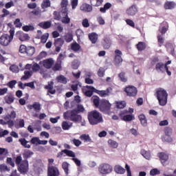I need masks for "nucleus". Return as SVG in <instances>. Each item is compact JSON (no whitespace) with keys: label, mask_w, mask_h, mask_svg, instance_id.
Returning a JSON list of instances; mask_svg holds the SVG:
<instances>
[{"label":"nucleus","mask_w":176,"mask_h":176,"mask_svg":"<svg viewBox=\"0 0 176 176\" xmlns=\"http://www.w3.org/2000/svg\"><path fill=\"white\" fill-rule=\"evenodd\" d=\"M15 164L17 166V170L21 174H27L28 173V169L30 167V164L28 160H23L21 155H18L15 158Z\"/></svg>","instance_id":"obj_1"},{"label":"nucleus","mask_w":176,"mask_h":176,"mask_svg":"<svg viewBox=\"0 0 176 176\" xmlns=\"http://www.w3.org/2000/svg\"><path fill=\"white\" fill-rule=\"evenodd\" d=\"M87 118L91 126H96L102 122V116L97 110L88 112Z\"/></svg>","instance_id":"obj_2"},{"label":"nucleus","mask_w":176,"mask_h":176,"mask_svg":"<svg viewBox=\"0 0 176 176\" xmlns=\"http://www.w3.org/2000/svg\"><path fill=\"white\" fill-rule=\"evenodd\" d=\"M78 113L76 109L67 111L63 113V118L65 120H71V122H74V123H79V122L82 121V116Z\"/></svg>","instance_id":"obj_3"},{"label":"nucleus","mask_w":176,"mask_h":176,"mask_svg":"<svg viewBox=\"0 0 176 176\" xmlns=\"http://www.w3.org/2000/svg\"><path fill=\"white\" fill-rule=\"evenodd\" d=\"M155 97H157L159 104L161 105V107H164L167 104L168 94H167V91H166V89L163 88H158L156 90Z\"/></svg>","instance_id":"obj_4"},{"label":"nucleus","mask_w":176,"mask_h":176,"mask_svg":"<svg viewBox=\"0 0 176 176\" xmlns=\"http://www.w3.org/2000/svg\"><path fill=\"white\" fill-rule=\"evenodd\" d=\"M9 34H5L0 37V45L2 46H9L10 43L13 41L14 38V29L11 28L9 31Z\"/></svg>","instance_id":"obj_5"},{"label":"nucleus","mask_w":176,"mask_h":176,"mask_svg":"<svg viewBox=\"0 0 176 176\" xmlns=\"http://www.w3.org/2000/svg\"><path fill=\"white\" fill-rule=\"evenodd\" d=\"M113 168L109 164H102L99 166L98 171L100 174L107 175V174H111Z\"/></svg>","instance_id":"obj_6"},{"label":"nucleus","mask_w":176,"mask_h":176,"mask_svg":"<svg viewBox=\"0 0 176 176\" xmlns=\"http://www.w3.org/2000/svg\"><path fill=\"white\" fill-rule=\"evenodd\" d=\"M124 91L126 93L128 97H136L137 94H138V90L137 89V87L133 85L126 86L124 88Z\"/></svg>","instance_id":"obj_7"},{"label":"nucleus","mask_w":176,"mask_h":176,"mask_svg":"<svg viewBox=\"0 0 176 176\" xmlns=\"http://www.w3.org/2000/svg\"><path fill=\"white\" fill-rule=\"evenodd\" d=\"M111 107H112V104L109 103V101L103 99L100 100L98 109L101 112H109L111 111Z\"/></svg>","instance_id":"obj_8"},{"label":"nucleus","mask_w":176,"mask_h":176,"mask_svg":"<svg viewBox=\"0 0 176 176\" xmlns=\"http://www.w3.org/2000/svg\"><path fill=\"white\" fill-rule=\"evenodd\" d=\"M60 170L56 166L48 165L47 166V176H59Z\"/></svg>","instance_id":"obj_9"},{"label":"nucleus","mask_w":176,"mask_h":176,"mask_svg":"<svg viewBox=\"0 0 176 176\" xmlns=\"http://www.w3.org/2000/svg\"><path fill=\"white\" fill-rule=\"evenodd\" d=\"M122 51L120 50H115V58H114V63L116 67H119L122 63H123V58H122Z\"/></svg>","instance_id":"obj_10"},{"label":"nucleus","mask_w":176,"mask_h":176,"mask_svg":"<svg viewBox=\"0 0 176 176\" xmlns=\"http://www.w3.org/2000/svg\"><path fill=\"white\" fill-rule=\"evenodd\" d=\"M126 13L128 16H135V14L138 13V8L137 7V5L133 4L131 7L127 8Z\"/></svg>","instance_id":"obj_11"},{"label":"nucleus","mask_w":176,"mask_h":176,"mask_svg":"<svg viewBox=\"0 0 176 176\" xmlns=\"http://www.w3.org/2000/svg\"><path fill=\"white\" fill-rule=\"evenodd\" d=\"M111 90H112V88L108 87L106 90H98L96 89V94H98L100 97H109V96H111Z\"/></svg>","instance_id":"obj_12"},{"label":"nucleus","mask_w":176,"mask_h":176,"mask_svg":"<svg viewBox=\"0 0 176 176\" xmlns=\"http://www.w3.org/2000/svg\"><path fill=\"white\" fill-rule=\"evenodd\" d=\"M27 108L29 111L34 109L35 112H39L41 109V104L39 102H34L32 104L28 105Z\"/></svg>","instance_id":"obj_13"},{"label":"nucleus","mask_w":176,"mask_h":176,"mask_svg":"<svg viewBox=\"0 0 176 176\" xmlns=\"http://www.w3.org/2000/svg\"><path fill=\"white\" fill-rule=\"evenodd\" d=\"M54 65V60L52 58L43 60V67L46 68V69H50V68H52Z\"/></svg>","instance_id":"obj_14"},{"label":"nucleus","mask_w":176,"mask_h":176,"mask_svg":"<svg viewBox=\"0 0 176 176\" xmlns=\"http://www.w3.org/2000/svg\"><path fill=\"white\" fill-rule=\"evenodd\" d=\"M158 157H160L162 164L166 166V162L168 161V155L163 152L159 153Z\"/></svg>","instance_id":"obj_15"},{"label":"nucleus","mask_w":176,"mask_h":176,"mask_svg":"<svg viewBox=\"0 0 176 176\" xmlns=\"http://www.w3.org/2000/svg\"><path fill=\"white\" fill-rule=\"evenodd\" d=\"M168 30V23L166 21L162 22L160 24V27L159 29V31L160 33H162V35H164L166 32Z\"/></svg>","instance_id":"obj_16"},{"label":"nucleus","mask_w":176,"mask_h":176,"mask_svg":"<svg viewBox=\"0 0 176 176\" xmlns=\"http://www.w3.org/2000/svg\"><path fill=\"white\" fill-rule=\"evenodd\" d=\"M88 38L93 45H95L98 41V34L96 32L89 33Z\"/></svg>","instance_id":"obj_17"},{"label":"nucleus","mask_w":176,"mask_h":176,"mask_svg":"<svg viewBox=\"0 0 176 176\" xmlns=\"http://www.w3.org/2000/svg\"><path fill=\"white\" fill-rule=\"evenodd\" d=\"M138 119L143 127H146V126H148V120H146V116H145V114H140L138 116Z\"/></svg>","instance_id":"obj_18"},{"label":"nucleus","mask_w":176,"mask_h":176,"mask_svg":"<svg viewBox=\"0 0 176 176\" xmlns=\"http://www.w3.org/2000/svg\"><path fill=\"white\" fill-rule=\"evenodd\" d=\"M155 69L157 72H161V74H163L166 71V66L163 63L160 62L155 65Z\"/></svg>","instance_id":"obj_19"},{"label":"nucleus","mask_w":176,"mask_h":176,"mask_svg":"<svg viewBox=\"0 0 176 176\" xmlns=\"http://www.w3.org/2000/svg\"><path fill=\"white\" fill-rule=\"evenodd\" d=\"M103 41L104 42L102 43V46L104 49H105V50H108V49L111 47V38H109V37H104L103 38Z\"/></svg>","instance_id":"obj_20"},{"label":"nucleus","mask_w":176,"mask_h":176,"mask_svg":"<svg viewBox=\"0 0 176 176\" xmlns=\"http://www.w3.org/2000/svg\"><path fill=\"white\" fill-rule=\"evenodd\" d=\"M16 35H20L19 40L21 42L30 40V36L28 34H24L23 32H17Z\"/></svg>","instance_id":"obj_21"},{"label":"nucleus","mask_w":176,"mask_h":176,"mask_svg":"<svg viewBox=\"0 0 176 176\" xmlns=\"http://www.w3.org/2000/svg\"><path fill=\"white\" fill-rule=\"evenodd\" d=\"M80 10L82 12H90L93 10V7L87 3H84L80 6Z\"/></svg>","instance_id":"obj_22"},{"label":"nucleus","mask_w":176,"mask_h":176,"mask_svg":"<svg viewBox=\"0 0 176 176\" xmlns=\"http://www.w3.org/2000/svg\"><path fill=\"white\" fill-rule=\"evenodd\" d=\"M39 27L43 30H47L52 27V21H47L45 22H41L38 24Z\"/></svg>","instance_id":"obj_23"},{"label":"nucleus","mask_w":176,"mask_h":176,"mask_svg":"<svg viewBox=\"0 0 176 176\" xmlns=\"http://www.w3.org/2000/svg\"><path fill=\"white\" fill-rule=\"evenodd\" d=\"M91 101L94 103V107L96 108H99L100 107V104L101 102H100V97L97 96H93L91 98Z\"/></svg>","instance_id":"obj_24"},{"label":"nucleus","mask_w":176,"mask_h":176,"mask_svg":"<svg viewBox=\"0 0 176 176\" xmlns=\"http://www.w3.org/2000/svg\"><path fill=\"white\" fill-rule=\"evenodd\" d=\"M175 2L174 1H166L164 3V9L166 10H171V9H174V8H175Z\"/></svg>","instance_id":"obj_25"},{"label":"nucleus","mask_w":176,"mask_h":176,"mask_svg":"<svg viewBox=\"0 0 176 176\" xmlns=\"http://www.w3.org/2000/svg\"><path fill=\"white\" fill-rule=\"evenodd\" d=\"M16 111H12L10 112V114H8L5 116L4 120H14V119H16Z\"/></svg>","instance_id":"obj_26"},{"label":"nucleus","mask_w":176,"mask_h":176,"mask_svg":"<svg viewBox=\"0 0 176 176\" xmlns=\"http://www.w3.org/2000/svg\"><path fill=\"white\" fill-rule=\"evenodd\" d=\"M0 124H2L3 126H6V124L8 125V127H13L14 126V122L13 120H0Z\"/></svg>","instance_id":"obj_27"},{"label":"nucleus","mask_w":176,"mask_h":176,"mask_svg":"<svg viewBox=\"0 0 176 176\" xmlns=\"http://www.w3.org/2000/svg\"><path fill=\"white\" fill-rule=\"evenodd\" d=\"M111 8H112V4L111 3H106L103 8H100V12L101 13H107V10L111 9Z\"/></svg>","instance_id":"obj_28"},{"label":"nucleus","mask_w":176,"mask_h":176,"mask_svg":"<svg viewBox=\"0 0 176 176\" xmlns=\"http://www.w3.org/2000/svg\"><path fill=\"white\" fill-rule=\"evenodd\" d=\"M136 48L139 52H142L146 49V44L144 42L140 41L136 45Z\"/></svg>","instance_id":"obj_29"},{"label":"nucleus","mask_w":176,"mask_h":176,"mask_svg":"<svg viewBox=\"0 0 176 176\" xmlns=\"http://www.w3.org/2000/svg\"><path fill=\"white\" fill-rule=\"evenodd\" d=\"M80 140L84 142H91V138L88 134H82L80 136Z\"/></svg>","instance_id":"obj_30"},{"label":"nucleus","mask_w":176,"mask_h":176,"mask_svg":"<svg viewBox=\"0 0 176 176\" xmlns=\"http://www.w3.org/2000/svg\"><path fill=\"white\" fill-rule=\"evenodd\" d=\"M114 171L117 174H123L124 173H126V170L124 169L123 167H122L120 165H116L114 167Z\"/></svg>","instance_id":"obj_31"},{"label":"nucleus","mask_w":176,"mask_h":176,"mask_svg":"<svg viewBox=\"0 0 176 176\" xmlns=\"http://www.w3.org/2000/svg\"><path fill=\"white\" fill-rule=\"evenodd\" d=\"M80 49H81V47H80V45H79V43L74 42L71 44V50H73V52H79Z\"/></svg>","instance_id":"obj_32"},{"label":"nucleus","mask_w":176,"mask_h":176,"mask_svg":"<svg viewBox=\"0 0 176 176\" xmlns=\"http://www.w3.org/2000/svg\"><path fill=\"white\" fill-rule=\"evenodd\" d=\"M62 168L63 170H64L66 175H68V174H69V164L68 162H63Z\"/></svg>","instance_id":"obj_33"},{"label":"nucleus","mask_w":176,"mask_h":176,"mask_svg":"<svg viewBox=\"0 0 176 176\" xmlns=\"http://www.w3.org/2000/svg\"><path fill=\"white\" fill-rule=\"evenodd\" d=\"M118 78L120 82H123L124 83H126V82L128 80V78L126 76V73L124 72H121L120 74H118Z\"/></svg>","instance_id":"obj_34"},{"label":"nucleus","mask_w":176,"mask_h":176,"mask_svg":"<svg viewBox=\"0 0 176 176\" xmlns=\"http://www.w3.org/2000/svg\"><path fill=\"white\" fill-rule=\"evenodd\" d=\"M64 40L67 43H69L74 41V35L71 33H67L64 36Z\"/></svg>","instance_id":"obj_35"},{"label":"nucleus","mask_w":176,"mask_h":176,"mask_svg":"<svg viewBox=\"0 0 176 176\" xmlns=\"http://www.w3.org/2000/svg\"><path fill=\"white\" fill-rule=\"evenodd\" d=\"M19 142L21 143V145L23 146L24 148H31V145L28 144V141L25 140V138H20L19 139Z\"/></svg>","instance_id":"obj_36"},{"label":"nucleus","mask_w":176,"mask_h":176,"mask_svg":"<svg viewBox=\"0 0 176 176\" xmlns=\"http://www.w3.org/2000/svg\"><path fill=\"white\" fill-rule=\"evenodd\" d=\"M31 76H32V72L25 71L24 75L21 77V80H27Z\"/></svg>","instance_id":"obj_37"},{"label":"nucleus","mask_w":176,"mask_h":176,"mask_svg":"<svg viewBox=\"0 0 176 176\" xmlns=\"http://www.w3.org/2000/svg\"><path fill=\"white\" fill-rule=\"evenodd\" d=\"M135 118L133 114H128L127 116H124L123 118H121V120H124V122H131V120H134Z\"/></svg>","instance_id":"obj_38"},{"label":"nucleus","mask_w":176,"mask_h":176,"mask_svg":"<svg viewBox=\"0 0 176 176\" xmlns=\"http://www.w3.org/2000/svg\"><path fill=\"white\" fill-rule=\"evenodd\" d=\"M108 144L109 146H111V148H113V149H116V148H118V146H119V144L112 139H109L108 140Z\"/></svg>","instance_id":"obj_39"},{"label":"nucleus","mask_w":176,"mask_h":176,"mask_svg":"<svg viewBox=\"0 0 176 176\" xmlns=\"http://www.w3.org/2000/svg\"><path fill=\"white\" fill-rule=\"evenodd\" d=\"M35 54V47H28L26 49V54L29 56H34Z\"/></svg>","instance_id":"obj_40"},{"label":"nucleus","mask_w":176,"mask_h":176,"mask_svg":"<svg viewBox=\"0 0 176 176\" xmlns=\"http://www.w3.org/2000/svg\"><path fill=\"white\" fill-rule=\"evenodd\" d=\"M56 80L58 82V83H63V85H65L67 83V78L63 75H60L56 77Z\"/></svg>","instance_id":"obj_41"},{"label":"nucleus","mask_w":176,"mask_h":176,"mask_svg":"<svg viewBox=\"0 0 176 176\" xmlns=\"http://www.w3.org/2000/svg\"><path fill=\"white\" fill-rule=\"evenodd\" d=\"M61 64H63V63L56 61V63H55V65L52 67V70H54V72L61 71V69L63 68V67L61 66Z\"/></svg>","instance_id":"obj_42"},{"label":"nucleus","mask_w":176,"mask_h":176,"mask_svg":"<svg viewBox=\"0 0 176 176\" xmlns=\"http://www.w3.org/2000/svg\"><path fill=\"white\" fill-rule=\"evenodd\" d=\"M64 38H58L55 39L54 41V45L55 46H60L61 47H63V45H64Z\"/></svg>","instance_id":"obj_43"},{"label":"nucleus","mask_w":176,"mask_h":176,"mask_svg":"<svg viewBox=\"0 0 176 176\" xmlns=\"http://www.w3.org/2000/svg\"><path fill=\"white\" fill-rule=\"evenodd\" d=\"M62 152H64V153H65V155H67L69 157H73V159L75 158L76 155L74 152L71 150L64 149Z\"/></svg>","instance_id":"obj_44"},{"label":"nucleus","mask_w":176,"mask_h":176,"mask_svg":"<svg viewBox=\"0 0 176 176\" xmlns=\"http://www.w3.org/2000/svg\"><path fill=\"white\" fill-rule=\"evenodd\" d=\"M162 140L164 142H173V138L170 135H164L162 137Z\"/></svg>","instance_id":"obj_45"},{"label":"nucleus","mask_w":176,"mask_h":176,"mask_svg":"<svg viewBox=\"0 0 176 176\" xmlns=\"http://www.w3.org/2000/svg\"><path fill=\"white\" fill-rule=\"evenodd\" d=\"M41 123H42V121L37 120L34 124V130H36V131H41L42 127L41 126Z\"/></svg>","instance_id":"obj_46"},{"label":"nucleus","mask_w":176,"mask_h":176,"mask_svg":"<svg viewBox=\"0 0 176 176\" xmlns=\"http://www.w3.org/2000/svg\"><path fill=\"white\" fill-rule=\"evenodd\" d=\"M157 42H158V46L160 47H162V46H163V44L164 43V38L160 34L157 35Z\"/></svg>","instance_id":"obj_47"},{"label":"nucleus","mask_w":176,"mask_h":176,"mask_svg":"<svg viewBox=\"0 0 176 176\" xmlns=\"http://www.w3.org/2000/svg\"><path fill=\"white\" fill-rule=\"evenodd\" d=\"M82 90L86 97H91V96H93V93H94V91L86 90L85 88H82Z\"/></svg>","instance_id":"obj_48"},{"label":"nucleus","mask_w":176,"mask_h":176,"mask_svg":"<svg viewBox=\"0 0 176 176\" xmlns=\"http://www.w3.org/2000/svg\"><path fill=\"white\" fill-rule=\"evenodd\" d=\"M22 30H23L25 32H28V31H34L35 30V28L34 25H25L23 26Z\"/></svg>","instance_id":"obj_49"},{"label":"nucleus","mask_w":176,"mask_h":176,"mask_svg":"<svg viewBox=\"0 0 176 176\" xmlns=\"http://www.w3.org/2000/svg\"><path fill=\"white\" fill-rule=\"evenodd\" d=\"M50 0H43L42 3V8L46 9L47 8H50Z\"/></svg>","instance_id":"obj_50"},{"label":"nucleus","mask_w":176,"mask_h":176,"mask_svg":"<svg viewBox=\"0 0 176 176\" xmlns=\"http://www.w3.org/2000/svg\"><path fill=\"white\" fill-rule=\"evenodd\" d=\"M17 84V80H12L7 83V86L10 87V89H14V86Z\"/></svg>","instance_id":"obj_51"},{"label":"nucleus","mask_w":176,"mask_h":176,"mask_svg":"<svg viewBox=\"0 0 176 176\" xmlns=\"http://www.w3.org/2000/svg\"><path fill=\"white\" fill-rule=\"evenodd\" d=\"M49 39V33H45L41 37V41L42 43H46Z\"/></svg>","instance_id":"obj_52"},{"label":"nucleus","mask_w":176,"mask_h":176,"mask_svg":"<svg viewBox=\"0 0 176 176\" xmlns=\"http://www.w3.org/2000/svg\"><path fill=\"white\" fill-rule=\"evenodd\" d=\"M79 60H74L72 63V68L73 69H78V68H79Z\"/></svg>","instance_id":"obj_53"},{"label":"nucleus","mask_w":176,"mask_h":176,"mask_svg":"<svg viewBox=\"0 0 176 176\" xmlns=\"http://www.w3.org/2000/svg\"><path fill=\"white\" fill-rule=\"evenodd\" d=\"M62 129L63 130H69V129H71V125L68 124V122L63 121L62 123Z\"/></svg>","instance_id":"obj_54"},{"label":"nucleus","mask_w":176,"mask_h":176,"mask_svg":"<svg viewBox=\"0 0 176 176\" xmlns=\"http://www.w3.org/2000/svg\"><path fill=\"white\" fill-rule=\"evenodd\" d=\"M116 107L120 109H123V108L126 107V102L125 101L117 102Z\"/></svg>","instance_id":"obj_55"},{"label":"nucleus","mask_w":176,"mask_h":176,"mask_svg":"<svg viewBox=\"0 0 176 176\" xmlns=\"http://www.w3.org/2000/svg\"><path fill=\"white\" fill-rule=\"evenodd\" d=\"M160 174V170L157 168H153L150 170V175L155 176V175H159Z\"/></svg>","instance_id":"obj_56"},{"label":"nucleus","mask_w":176,"mask_h":176,"mask_svg":"<svg viewBox=\"0 0 176 176\" xmlns=\"http://www.w3.org/2000/svg\"><path fill=\"white\" fill-rule=\"evenodd\" d=\"M61 22L63 24H69V23H71V19H69V17H68V14H66L65 16H64L62 19Z\"/></svg>","instance_id":"obj_57"},{"label":"nucleus","mask_w":176,"mask_h":176,"mask_svg":"<svg viewBox=\"0 0 176 176\" xmlns=\"http://www.w3.org/2000/svg\"><path fill=\"white\" fill-rule=\"evenodd\" d=\"M6 102L7 104H12L14 102V96H13V95L8 96V98H6Z\"/></svg>","instance_id":"obj_58"},{"label":"nucleus","mask_w":176,"mask_h":176,"mask_svg":"<svg viewBox=\"0 0 176 176\" xmlns=\"http://www.w3.org/2000/svg\"><path fill=\"white\" fill-rule=\"evenodd\" d=\"M32 69L33 72H38L41 69V66L38 63H35L33 64Z\"/></svg>","instance_id":"obj_59"},{"label":"nucleus","mask_w":176,"mask_h":176,"mask_svg":"<svg viewBox=\"0 0 176 176\" xmlns=\"http://www.w3.org/2000/svg\"><path fill=\"white\" fill-rule=\"evenodd\" d=\"M170 64H171V60H168L165 64H164L165 65L166 72L167 73V75H168V76H171V72H170V70H168V65H170Z\"/></svg>","instance_id":"obj_60"},{"label":"nucleus","mask_w":176,"mask_h":176,"mask_svg":"<svg viewBox=\"0 0 176 176\" xmlns=\"http://www.w3.org/2000/svg\"><path fill=\"white\" fill-rule=\"evenodd\" d=\"M10 70H11L12 72L17 74V72H19V66L16 65H12L10 67Z\"/></svg>","instance_id":"obj_61"},{"label":"nucleus","mask_w":176,"mask_h":176,"mask_svg":"<svg viewBox=\"0 0 176 176\" xmlns=\"http://www.w3.org/2000/svg\"><path fill=\"white\" fill-rule=\"evenodd\" d=\"M104 75H105V69H104L103 67H100L98 71V76L100 78H102V76H104Z\"/></svg>","instance_id":"obj_62"},{"label":"nucleus","mask_w":176,"mask_h":176,"mask_svg":"<svg viewBox=\"0 0 176 176\" xmlns=\"http://www.w3.org/2000/svg\"><path fill=\"white\" fill-rule=\"evenodd\" d=\"M142 155L147 160H151V153H149V152H148V151H142Z\"/></svg>","instance_id":"obj_63"},{"label":"nucleus","mask_w":176,"mask_h":176,"mask_svg":"<svg viewBox=\"0 0 176 176\" xmlns=\"http://www.w3.org/2000/svg\"><path fill=\"white\" fill-rule=\"evenodd\" d=\"M0 171H10V168L8 167V166L5 164L0 165Z\"/></svg>","instance_id":"obj_64"}]
</instances>
